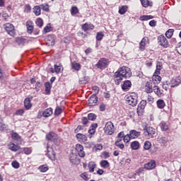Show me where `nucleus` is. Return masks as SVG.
Masks as SVG:
<instances>
[{
	"label": "nucleus",
	"mask_w": 181,
	"mask_h": 181,
	"mask_svg": "<svg viewBox=\"0 0 181 181\" xmlns=\"http://www.w3.org/2000/svg\"><path fill=\"white\" fill-rule=\"evenodd\" d=\"M158 141L160 144H165L166 142V137H158Z\"/></svg>",
	"instance_id": "obj_63"
},
{
	"label": "nucleus",
	"mask_w": 181,
	"mask_h": 181,
	"mask_svg": "<svg viewBox=\"0 0 181 181\" xmlns=\"http://www.w3.org/2000/svg\"><path fill=\"white\" fill-rule=\"evenodd\" d=\"M156 134V129L152 127L146 126L144 128V136L146 139H151L153 138V136Z\"/></svg>",
	"instance_id": "obj_3"
},
{
	"label": "nucleus",
	"mask_w": 181,
	"mask_h": 181,
	"mask_svg": "<svg viewBox=\"0 0 181 181\" xmlns=\"http://www.w3.org/2000/svg\"><path fill=\"white\" fill-rule=\"evenodd\" d=\"M150 19H153V16L144 15L140 17V21H149Z\"/></svg>",
	"instance_id": "obj_45"
},
{
	"label": "nucleus",
	"mask_w": 181,
	"mask_h": 181,
	"mask_svg": "<svg viewBox=\"0 0 181 181\" xmlns=\"http://www.w3.org/2000/svg\"><path fill=\"white\" fill-rule=\"evenodd\" d=\"M33 12L35 16H40V15H42V8H40V6H35L33 8Z\"/></svg>",
	"instance_id": "obj_27"
},
{
	"label": "nucleus",
	"mask_w": 181,
	"mask_h": 181,
	"mask_svg": "<svg viewBox=\"0 0 181 181\" xmlns=\"http://www.w3.org/2000/svg\"><path fill=\"white\" fill-rule=\"evenodd\" d=\"M103 37H104V33L103 32H98L96 34V40L101 41L103 40Z\"/></svg>",
	"instance_id": "obj_54"
},
{
	"label": "nucleus",
	"mask_w": 181,
	"mask_h": 181,
	"mask_svg": "<svg viewBox=\"0 0 181 181\" xmlns=\"http://www.w3.org/2000/svg\"><path fill=\"white\" fill-rule=\"evenodd\" d=\"M140 2L144 8H148V6H152L153 5V3L148 0H140Z\"/></svg>",
	"instance_id": "obj_38"
},
{
	"label": "nucleus",
	"mask_w": 181,
	"mask_h": 181,
	"mask_svg": "<svg viewBox=\"0 0 181 181\" xmlns=\"http://www.w3.org/2000/svg\"><path fill=\"white\" fill-rule=\"evenodd\" d=\"M40 172H42V173H45V172H47L49 170V167L46 165H42L39 167Z\"/></svg>",
	"instance_id": "obj_48"
},
{
	"label": "nucleus",
	"mask_w": 181,
	"mask_h": 181,
	"mask_svg": "<svg viewBox=\"0 0 181 181\" xmlns=\"http://www.w3.org/2000/svg\"><path fill=\"white\" fill-rule=\"evenodd\" d=\"M175 50L178 54H181V42H178L175 45Z\"/></svg>",
	"instance_id": "obj_56"
},
{
	"label": "nucleus",
	"mask_w": 181,
	"mask_h": 181,
	"mask_svg": "<svg viewBox=\"0 0 181 181\" xmlns=\"http://www.w3.org/2000/svg\"><path fill=\"white\" fill-rule=\"evenodd\" d=\"M35 24L37 25V26H38V28H42L43 27V19H42L41 18H37V20L35 21Z\"/></svg>",
	"instance_id": "obj_51"
},
{
	"label": "nucleus",
	"mask_w": 181,
	"mask_h": 181,
	"mask_svg": "<svg viewBox=\"0 0 181 181\" xmlns=\"http://www.w3.org/2000/svg\"><path fill=\"white\" fill-rule=\"evenodd\" d=\"M45 87L46 94L47 95L50 94V91L52 90V85H50V82H46L45 83Z\"/></svg>",
	"instance_id": "obj_42"
},
{
	"label": "nucleus",
	"mask_w": 181,
	"mask_h": 181,
	"mask_svg": "<svg viewBox=\"0 0 181 181\" xmlns=\"http://www.w3.org/2000/svg\"><path fill=\"white\" fill-rule=\"evenodd\" d=\"M25 25L27 28V33H28V35H32V33H33V30L35 29L33 22L30 20H28V21H26Z\"/></svg>",
	"instance_id": "obj_15"
},
{
	"label": "nucleus",
	"mask_w": 181,
	"mask_h": 181,
	"mask_svg": "<svg viewBox=\"0 0 181 181\" xmlns=\"http://www.w3.org/2000/svg\"><path fill=\"white\" fill-rule=\"evenodd\" d=\"M22 149L25 155H30V153H32L31 147H24Z\"/></svg>",
	"instance_id": "obj_53"
},
{
	"label": "nucleus",
	"mask_w": 181,
	"mask_h": 181,
	"mask_svg": "<svg viewBox=\"0 0 181 181\" xmlns=\"http://www.w3.org/2000/svg\"><path fill=\"white\" fill-rule=\"evenodd\" d=\"M173 32H175L173 29H169L168 30H167L165 32L166 37H168V39H170L172 36H173Z\"/></svg>",
	"instance_id": "obj_47"
},
{
	"label": "nucleus",
	"mask_w": 181,
	"mask_h": 181,
	"mask_svg": "<svg viewBox=\"0 0 181 181\" xmlns=\"http://www.w3.org/2000/svg\"><path fill=\"white\" fill-rule=\"evenodd\" d=\"M123 80H124V78L122 75L119 74V72H117V71L115 72L113 75V81H115V83L116 84V86H119Z\"/></svg>",
	"instance_id": "obj_11"
},
{
	"label": "nucleus",
	"mask_w": 181,
	"mask_h": 181,
	"mask_svg": "<svg viewBox=\"0 0 181 181\" xmlns=\"http://www.w3.org/2000/svg\"><path fill=\"white\" fill-rule=\"evenodd\" d=\"M156 168V161L155 160H151L148 163L144 164V169L146 170H152Z\"/></svg>",
	"instance_id": "obj_16"
},
{
	"label": "nucleus",
	"mask_w": 181,
	"mask_h": 181,
	"mask_svg": "<svg viewBox=\"0 0 181 181\" xmlns=\"http://www.w3.org/2000/svg\"><path fill=\"white\" fill-rule=\"evenodd\" d=\"M149 43V37H144L139 45L140 52H144L146 47V44Z\"/></svg>",
	"instance_id": "obj_9"
},
{
	"label": "nucleus",
	"mask_w": 181,
	"mask_h": 181,
	"mask_svg": "<svg viewBox=\"0 0 181 181\" xmlns=\"http://www.w3.org/2000/svg\"><path fill=\"white\" fill-rule=\"evenodd\" d=\"M82 124L83 125V127H87V124L88 123V118L86 117H82Z\"/></svg>",
	"instance_id": "obj_61"
},
{
	"label": "nucleus",
	"mask_w": 181,
	"mask_h": 181,
	"mask_svg": "<svg viewBox=\"0 0 181 181\" xmlns=\"http://www.w3.org/2000/svg\"><path fill=\"white\" fill-rule=\"evenodd\" d=\"M46 40L47 42L50 45V46H54V44L56 43L54 36L49 35L47 37Z\"/></svg>",
	"instance_id": "obj_35"
},
{
	"label": "nucleus",
	"mask_w": 181,
	"mask_h": 181,
	"mask_svg": "<svg viewBox=\"0 0 181 181\" xmlns=\"http://www.w3.org/2000/svg\"><path fill=\"white\" fill-rule=\"evenodd\" d=\"M88 119L89 121H95L97 119V115L94 113H89L88 115Z\"/></svg>",
	"instance_id": "obj_49"
},
{
	"label": "nucleus",
	"mask_w": 181,
	"mask_h": 181,
	"mask_svg": "<svg viewBox=\"0 0 181 181\" xmlns=\"http://www.w3.org/2000/svg\"><path fill=\"white\" fill-rule=\"evenodd\" d=\"M75 149L80 158L86 157V152L84 151V146L81 144H76L75 146Z\"/></svg>",
	"instance_id": "obj_13"
},
{
	"label": "nucleus",
	"mask_w": 181,
	"mask_h": 181,
	"mask_svg": "<svg viewBox=\"0 0 181 181\" xmlns=\"http://www.w3.org/2000/svg\"><path fill=\"white\" fill-rule=\"evenodd\" d=\"M153 91L156 94V95L159 97V98H160L165 95L163 94V90H160V88H159V86H153Z\"/></svg>",
	"instance_id": "obj_21"
},
{
	"label": "nucleus",
	"mask_w": 181,
	"mask_h": 181,
	"mask_svg": "<svg viewBox=\"0 0 181 181\" xmlns=\"http://www.w3.org/2000/svg\"><path fill=\"white\" fill-rule=\"evenodd\" d=\"M6 128H8V125L5 124V122L4 121V118L0 117V132H4V131L6 130Z\"/></svg>",
	"instance_id": "obj_33"
},
{
	"label": "nucleus",
	"mask_w": 181,
	"mask_h": 181,
	"mask_svg": "<svg viewBox=\"0 0 181 181\" xmlns=\"http://www.w3.org/2000/svg\"><path fill=\"white\" fill-rule=\"evenodd\" d=\"M160 126L163 131H168L169 129V126L165 122H161Z\"/></svg>",
	"instance_id": "obj_46"
},
{
	"label": "nucleus",
	"mask_w": 181,
	"mask_h": 181,
	"mask_svg": "<svg viewBox=\"0 0 181 181\" xmlns=\"http://www.w3.org/2000/svg\"><path fill=\"white\" fill-rule=\"evenodd\" d=\"M78 12H79V10L77 6H74L71 8V15L72 16H74V15H77V13H78Z\"/></svg>",
	"instance_id": "obj_44"
},
{
	"label": "nucleus",
	"mask_w": 181,
	"mask_h": 181,
	"mask_svg": "<svg viewBox=\"0 0 181 181\" xmlns=\"http://www.w3.org/2000/svg\"><path fill=\"white\" fill-rule=\"evenodd\" d=\"M110 59L107 58H100L97 64L95 65L97 69L100 70H105L108 66H110Z\"/></svg>",
	"instance_id": "obj_2"
},
{
	"label": "nucleus",
	"mask_w": 181,
	"mask_h": 181,
	"mask_svg": "<svg viewBox=\"0 0 181 181\" xmlns=\"http://www.w3.org/2000/svg\"><path fill=\"white\" fill-rule=\"evenodd\" d=\"M32 103L30 102V98H26L24 100V107L25 110H30L32 108Z\"/></svg>",
	"instance_id": "obj_34"
},
{
	"label": "nucleus",
	"mask_w": 181,
	"mask_h": 181,
	"mask_svg": "<svg viewBox=\"0 0 181 181\" xmlns=\"http://www.w3.org/2000/svg\"><path fill=\"white\" fill-rule=\"evenodd\" d=\"M103 131L106 135H113L115 132L114 123H112V122H107L103 128Z\"/></svg>",
	"instance_id": "obj_6"
},
{
	"label": "nucleus",
	"mask_w": 181,
	"mask_h": 181,
	"mask_svg": "<svg viewBox=\"0 0 181 181\" xmlns=\"http://www.w3.org/2000/svg\"><path fill=\"white\" fill-rule=\"evenodd\" d=\"M117 71L119 73V74L122 76L124 78H129V77L132 76V72L131 71V69L125 66H123L119 68Z\"/></svg>",
	"instance_id": "obj_4"
},
{
	"label": "nucleus",
	"mask_w": 181,
	"mask_h": 181,
	"mask_svg": "<svg viewBox=\"0 0 181 181\" xmlns=\"http://www.w3.org/2000/svg\"><path fill=\"white\" fill-rule=\"evenodd\" d=\"M71 68L76 71H80L81 70V64L76 62L71 63Z\"/></svg>",
	"instance_id": "obj_29"
},
{
	"label": "nucleus",
	"mask_w": 181,
	"mask_h": 181,
	"mask_svg": "<svg viewBox=\"0 0 181 181\" xmlns=\"http://www.w3.org/2000/svg\"><path fill=\"white\" fill-rule=\"evenodd\" d=\"M121 141H122V139H121L119 140H117V141H115V145L120 149H124V148H125V146L124 145V144H119Z\"/></svg>",
	"instance_id": "obj_52"
},
{
	"label": "nucleus",
	"mask_w": 181,
	"mask_h": 181,
	"mask_svg": "<svg viewBox=\"0 0 181 181\" xmlns=\"http://www.w3.org/2000/svg\"><path fill=\"white\" fill-rule=\"evenodd\" d=\"M80 177L83 179V180L88 181V174L87 173H83L80 175Z\"/></svg>",
	"instance_id": "obj_59"
},
{
	"label": "nucleus",
	"mask_w": 181,
	"mask_h": 181,
	"mask_svg": "<svg viewBox=\"0 0 181 181\" xmlns=\"http://www.w3.org/2000/svg\"><path fill=\"white\" fill-rule=\"evenodd\" d=\"M145 91L147 94H151V93H153V86L152 85V82H147L145 85Z\"/></svg>",
	"instance_id": "obj_23"
},
{
	"label": "nucleus",
	"mask_w": 181,
	"mask_h": 181,
	"mask_svg": "<svg viewBox=\"0 0 181 181\" xmlns=\"http://www.w3.org/2000/svg\"><path fill=\"white\" fill-rule=\"evenodd\" d=\"M23 114H25V110L23 109H19L18 110H16V115H23Z\"/></svg>",
	"instance_id": "obj_62"
},
{
	"label": "nucleus",
	"mask_w": 181,
	"mask_h": 181,
	"mask_svg": "<svg viewBox=\"0 0 181 181\" xmlns=\"http://www.w3.org/2000/svg\"><path fill=\"white\" fill-rule=\"evenodd\" d=\"M40 88H42V83L39 81H37L35 83V90L37 91H40Z\"/></svg>",
	"instance_id": "obj_58"
},
{
	"label": "nucleus",
	"mask_w": 181,
	"mask_h": 181,
	"mask_svg": "<svg viewBox=\"0 0 181 181\" xmlns=\"http://www.w3.org/2000/svg\"><path fill=\"white\" fill-rule=\"evenodd\" d=\"M98 102V98L97 97V95H92L88 99V105L90 107H95Z\"/></svg>",
	"instance_id": "obj_17"
},
{
	"label": "nucleus",
	"mask_w": 181,
	"mask_h": 181,
	"mask_svg": "<svg viewBox=\"0 0 181 181\" xmlns=\"http://www.w3.org/2000/svg\"><path fill=\"white\" fill-rule=\"evenodd\" d=\"M130 146L132 149H133V151H136L137 149H139V141H134L132 142Z\"/></svg>",
	"instance_id": "obj_40"
},
{
	"label": "nucleus",
	"mask_w": 181,
	"mask_h": 181,
	"mask_svg": "<svg viewBox=\"0 0 181 181\" xmlns=\"http://www.w3.org/2000/svg\"><path fill=\"white\" fill-rule=\"evenodd\" d=\"M76 139L78 141V142L86 143V141H87V136L81 133H78L76 134Z\"/></svg>",
	"instance_id": "obj_28"
},
{
	"label": "nucleus",
	"mask_w": 181,
	"mask_h": 181,
	"mask_svg": "<svg viewBox=\"0 0 181 181\" xmlns=\"http://www.w3.org/2000/svg\"><path fill=\"white\" fill-rule=\"evenodd\" d=\"M95 26L91 23H85L82 26L81 29L83 32H88V30H93Z\"/></svg>",
	"instance_id": "obj_18"
},
{
	"label": "nucleus",
	"mask_w": 181,
	"mask_h": 181,
	"mask_svg": "<svg viewBox=\"0 0 181 181\" xmlns=\"http://www.w3.org/2000/svg\"><path fill=\"white\" fill-rule=\"evenodd\" d=\"M162 81V77L159 75H153L152 76V81L154 84H159Z\"/></svg>",
	"instance_id": "obj_37"
},
{
	"label": "nucleus",
	"mask_w": 181,
	"mask_h": 181,
	"mask_svg": "<svg viewBox=\"0 0 181 181\" xmlns=\"http://www.w3.org/2000/svg\"><path fill=\"white\" fill-rule=\"evenodd\" d=\"M145 107H146V100H142L137 107V114L138 115H142L144 114V111L145 110Z\"/></svg>",
	"instance_id": "obj_12"
},
{
	"label": "nucleus",
	"mask_w": 181,
	"mask_h": 181,
	"mask_svg": "<svg viewBox=\"0 0 181 181\" xmlns=\"http://www.w3.org/2000/svg\"><path fill=\"white\" fill-rule=\"evenodd\" d=\"M69 160L73 165H78L80 163V158L74 153L70 154Z\"/></svg>",
	"instance_id": "obj_19"
},
{
	"label": "nucleus",
	"mask_w": 181,
	"mask_h": 181,
	"mask_svg": "<svg viewBox=\"0 0 181 181\" xmlns=\"http://www.w3.org/2000/svg\"><path fill=\"white\" fill-rule=\"evenodd\" d=\"M158 43L160 45V46H162V47H164L165 49L169 47V42L168 41V39H166V37L163 35H160L158 37Z\"/></svg>",
	"instance_id": "obj_7"
},
{
	"label": "nucleus",
	"mask_w": 181,
	"mask_h": 181,
	"mask_svg": "<svg viewBox=\"0 0 181 181\" xmlns=\"http://www.w3.org/2000/svg\"><path fill=\"white\" fill-rule=\"evenodd\" d=\"M131 139H132L131 138V136H129V134L124 135V136L123 137V141L124 144H128V142H129Z\"/></svg>",
	"instance_id": "obj_57"
},
{
	"label": "nucleus",
	"mask_w": 181,
	"mask_h": 181,
	"mask_svg": "<svg viewBox=\"0 0 181 181\" xmlns=\"http://www.w3.org/2000/svg\"><path fill=\"white\" fill-rule=\"evenodd\" d=\"M128 11V6H122V7L119 9V13L120 15H124Z\"/></svg>",
	"instance_id": "obj_43"
},
{
	"label": "nucleus",
	"mask_w": 181,
	"mask_h": 181,
	"mask_svg": "<svg viewBox=\"0 0 181 181\" xmlns=\"http://www.w3.org/2000/svg\"><path fill=\"white\" fill-rule=\"evenodd\" d=\"M100 165L101 168H103L104 169H107L110 166V163L107 160H102L100 163Z\"/></svg>",
	"instance_id": "obj_41"
},
{
	"label": "nucleus",
	"mask_w": 181,
	"mask_h": 181,
	"mask_svg": "<svg viewBox=\"0 0 181 181\" xmlns=\"http://www.w3.org/2000/svg\"><path fill=\"white\" fill-rule=\"evenodd\" d=\"M156 105L159 110H163V108L166 107V103H165V100L159 99L156 101Z\"/></svg>",
	"instance_id": "obj_31"
},
{
	"label": "nucleus",
	"mask_w": 181,
	"mask_h": 181,
	"mask_svg": "<svg viewBox=\"0 0 181 181\" xmlns=\"http://www.w3.org/2000/svg\"><path fill=\"white\" fill-rule=\"evenodd\" d=\"M47 141H51L52 142H54V144H56V142H57V141H59V136L53 132H50L49 134H47L45 136Z\"/></svg>",
	"instance_id": "obj_8"
},
{
	"label": "nucleus",
	"mask_w": 181,
	"mask_h": 181,
	"mask_svg": "<svg viewBox=\"0 0 181 181\" xmlns=\"http://www.w3.org/2000/svg\"><path fill=\"white\" fill-rule=\"evenodd\" d=\"M49 32H50V27L47 25L44 28L42 33H49Z\"/></svg>",
	"instance_id": "obj_64"
},
{
	"label": "nucleus",
	"mask_w": 181,
	"mask_h": 181,
	"mask_svg": "<svg viewBox=\"0 0 181 181\" xmlns=\"http://www.w3.org/2000/svg\"><path fill=\"white\" fill-rule=\"evenodd\" d=\"M15 42L18 46H21L26 43V39L23 37H16Z\"/></svg>",
	"instance_id": "obj_32"
},
{
	"label": "nucleus",
	"mask_w": 181,
	"mask_h": 181,
	"mask_svg": "<svg viewBox=\"0 0 181 181\" xmlns=\"http://www.w3.org/2000/svg\"><path fill=\"white\" fill-rule=\"evenodd\" d=\"M129 135L132 139H136L138 136H141V132H136V130H130Z\"/></svg>",
	"instance_id": "obj_25"
},
{
	"label": "nucleus",
	"mask_w": 181,
	"mask_h": 181,
	"mask_svg": "<svg viewBox=\"0 0 181 181\" xmlns=\"http://www.w3.org/2000/svg\"><path fill=\"white\" fill-rule=\"evenodd\" d=\"M96 166H97V165L93 161H90L88 163V168L89 169L90 173H93V172H94V170L95 169Z\"/></svg>",
	"instance_id": "obj_39"
},
{
	"label": "nucleus",
	"mask_w": 181,
	"mask_h": 181,
	"mask_svg": "<svg viewBox=\"0 0 181 181\" xmlns=\"http://www.w3.org/2000/svg\"><path fill=\"white\" fill-rule=\"evenodd\" d=\"M54 70H52V73H56L57 74H60V73H63V64H62L61 62H57L54 65Z\"/></svg>",
	"instance_id": "obj_14"
},
{
	"label": "nucleus",
	"mask_w": 181,
	"mask_h": 181,
	"mask_svg": "<svg viewBox=\"0 0 181 181\" xmlns=\"http://www.w3.org/2000/svg\"><path fill=\"white\" fill-rule=\"evenodd\" d=\"M40 7L42 11H44V12H50V6L47 3L40 4Z\"/></svg>",
	"instance_id": "obj_36"
},
{
	"label": "nucleus",
	"mask_w": 181,
	"mask_h": 181,
	"mask_svg": "<svg viewBox=\"0 0 181 181\" xmlns=\"http://www.w3.org/2000/svg\"><path fill=\"white\" fill-rule=\"evenodd\" d=\"M11 135L13 141H18V142H22V141H23V139H22V136H21L19 134L16 132H12Z\"/></svg>",
	"instance_id": "obj_30"
},
{
	"label": "nucleus",
	"mask_w": 181,
	"mask_h": 181,
	"mask_svg": "<svg viewBox=\"0 0 181 181\" xmlns=\"http://www.w3.org/2000/svg\"><path fill=\"white\" fill-rule=\"evenodd\" d=\"M8 149L10 151H12V152H17V151H19L21 149V146L18 144H15L13 143H10L8 145Z\"/></svg>",
	"instance_id": "obj_24"
},
{
	"label": "nucleus",
	"mask_w": 181,
	"mask_h": 181,
	"mask_svg": "<svg viewBox=\"0 0 181 181\" xmlns=\"http://www.w3.org/2000/svg\"><path fill=\"white\" fill-rule=\"evenodd\" d=\"M47 155L51 160H56V152L49 145L47 146Z\"/></svg>",
	"instance_id": "obj_10"
},
{
	"label": "nucleus",
	"mask_w": 181,
	"mask_h": 181,
	"mask_svg": "<svg viewBox=\"0 0 181 181\" xmlns=\"http://www.w3.org/2000/svg\"><path fill=\"white\" fill-rule=\"evenodd\" d=\"M132 87V83L129 80H126L123 82V84L122 85V90L123 91H128L129 88Z\"/></svg>",
	"instance_id": "obj_20"
},
{
	"label": "nucleus",
	"mask_w": 181,
	"mask_h": 181,
	"mask_svg": "<svg viewBox=\"0 0 181 181\" xmlns=\"http://www.w3.org/2000/svg\"><path fill=\"white\" fill-rule=\"evenodd\" d=\"M11 165H12L13 168H14V169H19V166H20L19 162H18L16 160H13L11 163Z\"/></svg>",
	"instance_id": "obj_60"
},
{
	"label": "nucleus",
	"mask_w": 181,
	"mask_h": 181,
	"mask_svg": "<svg viewBox=\"0 0 181 181\" xmlns=\"http://www.w3.org/2000/svg\"><path fill=\"white\" fill-rule=\"evenodd\" d=\"M125 100L127 104H129V105H132V107H136V104H138V93H132L126 95Z\"/></svg>",
	"instance_id": "obj_1"
},
{
	"label": "nucleus",
	"mask_w": 181,
	"mask_h": 181,
	"mask_svg": "<svg viewBox=\"0 0 181 181\" xmlns=\"http://www.w3.org/2000/svg\"><path fill=\"white\" fill-rule=\"evenodd\" d=\"M63 112V109L62 107L57 106L55 109L54 114L55 115H60Z\"/></svg>",
	"instance_id": "obj_55"
},
{
	"label": "nucleus",
	"mask_w": 181,
	"mask_h": 181,
	"mask_svg": "<svg viewBox=\"0 0 181 181\" xmlns=\"http://www.w3.org/2000/svg\"><path fill=\"white\" fill-rule=\"evenodd\" d=\"M53 114V109L52 107H49L47 109H45L42 112V116L45 117V118H48V117H50Z\"/></svg>",
	"instance_id": "obj_26"
},
{
	"label": "nucleus",
	"mask_w": 181,
	"mask_h": 181,
	"mask_svg": "<svg viewBox=\"0 0 181 181\" xmlns=\"http://www.w3.org/2000/svg\"><path fill=\"white\" fill-rule=\"evenodd\" d=\"M4 28L6 32H7L8 35L15 37L16 35V30H15V26L13 25L11 23H6L4 24Z\"/></svg>",
	"instance_id": "obj_5"
},
{
	"label": "nucleus",
	"mask_w": 181,
	"mask_h": 181,
	"mask_svg": "<svg viewBox=\"0 0 181 181\" xmlns=\"http://www.w3.org/2000/svg\"><path fill=\"white\" fill-rule=\"evenodd\" d=\"M181 83V77L176 76L173 78L170 81L171 87H176V86H179Z\"/></svg>",
	"instance_id": "obj_22"
},
{
	"label": "nucleus",
	"mask_w": 181,
	"mask_h": 181,
	"mask_svg": "<svg viewBox=\"0 0 181 181\" xmlns=\"http://www.w3.org/2000/svg\"><path fill=\"white\" fill-rule=\"evenodd\" d=\"M152 146V144L151 143V141H145L144 145V149H145L146 151H149V149H151Z\"/></svg>",
	"instance_id": "obj_50"
}]
</instances>
